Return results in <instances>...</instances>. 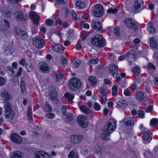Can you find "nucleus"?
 I'll return each mask as SVG.
<instances>
[{
    "label": "nucleus",
    "instance_id": "1",
    "mask_svg": "<svg viewBox=\"0 0 158 158\" xmlns=\"http://www.w3.org/2000/svg\"><path fill=\"white\" fill-rule=\"evenodd\" d=\"M116 124L115 120L110 119L105 125L102 131L101 137L103 140H108L109 139V136L111 133L115 130Z\"/></svg>",
    "mask_w": 158,
    "mask_h": 158
},
{
    "label": "nucleus",
    "instance_id": "2",
    "mask_svg": "<svg viewBox=\"0 0 158 158\" xmlns=\"http://www.w3.org/2000/svg\"><path fill=\"white\" fill-rule=\"evenodd\" d=\"M4 104L5 117L8 120H11L14 117V111L12 110L11 104L9 102H6Z\"/></svg>",
    "mask_w": 158,
    "mask_h": 158
},
{
    "label": "nucleus",
    "instance_id": "3",
    "mask_svg": "<svg viewBox=\"0 0 158 158\" xmlns=\"http://www.w3.org/2000/svg\"><path fill=\"white\" fill-rule=\"evenodd\" d=\"M92 44L99 47H103L105 45V40L102 36L99 34L96 35L93 38L91 39Z\"/></svg>",
    "mask_w": 158,
    "mask_h": 158
},
{
    "label": "nucleus",
    "instance_id": "4",
    "mask_svg": "<svg viewBox=\"0 0 158 158\" xmlns=\"http://www.w3.org/2000/svg\"><path fill=\"white\" fill-rule=\"evenodd\" d=\"M69 86L71 90H77L81 86V81L77 78L73 77L69 81Z\"/></svg>",
    "mask_w": 158,
    "mask_h": 158
},
{
    "label": "nucleus",
    "instance_id": "5",
    "mask_svg": "<svg viewBox=\"0 0 158 158\" xmlns=\"http://www.w3.org/2000/svg\"><path fill=\"white\" fill-rule=\"evenodd\" d=\"M33 45L38 48H41L44 46V42L40 36H36L32 39Z\"/></svg>",
    "mask_w": 158,
    "mask_h": 158
},
{
    "label": "nucleus",
    "instance_id": "6",
    "mask_svg": "<svg viewBox=\"0 0 158 158\" xmlns=\"http://www.w3.org/2000/svg\"><path fill=\"white\" fill-rule=\"evenodd\" d=\"M104 10L102 5L98 4L96 5L94 10V15L97 17H101L103 14Z\"/></svg>",
    "mask_w": 158,
    "mask_h": 158
},
{
    "label": "nucleus",
    "instance_id": "7",
    "mask_svg": "<svg viewBox=\"0 0 158 158\" xmlns=\"http://www.w3.org/2000/svg\"><path fill=\"white\" fill-rule=\"evenodd\" d=\"M77 121L78 125L83 128L86 127L88 123V120L83 115H81L78 116Z\"/></svg>",
    "mask_w": 158,
    "mask_h": 158
},
{
    "label": "nucleus",
    "instance_id": "8",
    "mask_svg": "<svg viewBox=\"0 0 158 158\" xmlns=\"http://www.w3.org/2000/svg\"><path fill=\"white\" fill-rule=\"evenodd\" d=\"M58 93L56 88L51 87L50 88V99L54 102H58Z\"/></svg>",
    "mask_w": 158,
    "mask_h": 158
},
{
    "label": "nucleus",
    "instance_id": "9",
    "mask_svg": "<svg viewBox=\"0 0 158 158\" xmlns=\"http://www.w3.org/2000/svg\"><path fill=\"white\" fill-rule=\"evenodd\" d=\"M37 68L40 72L45 73H48V65L44 62H39L37 65Z\"/></svg>",
    "mask_w": 158,
    "mask_h": 158
},
{
    "label": "nucleus",
    "instance_id": "10",
    "mask_svg": "<svg viewBox=\"0 0 158 158\" xmlns=\"http://www.w3.org/2000/svg\"><path fill=\"white\" fill-rule=\"evenodd\" d=\"M3 53L6 55H10L14 52V50L11 45L9 44H5L2 48Z\"/></svg>",
    "mask_w": 158,
    "mask_h": 158
},
{
    "label": "nucleus",
    "instance_id": "11",
    "mask_svg": "<svg viewBox=\"0 0 158 158\" xmlns=\"http://www.w3.org/2000/svg\"><path fill=\"white\" fill-rule=\"evenodd\" d=\"M143 2L142 0H135L134 6V11L137 13L141 11L143 7Z\"/></svg>",
    "mask_w": 158,
    "mask_h": 158
},
{
    "label": "nucleus",
    "instance_id": "12",
    "mask_svg": "<svg viewBox=\"0 0 158 158\" xmlns=\"http://www.w3.org/2000/svg\"><path fill=\"white\" fill-rule=\"evenodd\" d=\"M26 15L20 11L16 12L14 15V18L17 21H25Z\"/></svg>",
    "mask_w": 158,
    "mask_h": 158
},
{
    "label": "nucleus",
    "instance_id": "13",
    "mask_svg": "<svg viewBox=\"0 0 158 158\" xmlns=\"http://www.w3.org/2000/svg\"><path fill=\"white\" fill-rule=\"evenodd\" d=\"M143 139L145 143H147L150 142L152 139V135L149 131L143 132Z\"/></svg>",
    "mask_w": 158,
    "mask_h": 158
},
{
    "label": "nucleus",
    "instance_id": "14",
    "mask_svg": "<svg viewBox=\"0 0 158 158\" xmlns=\"http://www.w3.org/2000/svg\"><path fill=\"white\" fill-rule=\"evenodd\" d=\"M31 19L32 22L36 25H37L40 19V16L34 11H31L30 13Z\"/></svg>",
    "mask_w": 158,
    "mask_h": 158
},
{
    "label": "nucleus",
    "instance_id": "15",
    "mask_svg": "<svg viewBox=\"0 0 158 158\" xmlns=\"http://www.w3.org/2000/svg\"><path fill=\"white\" fill-rule=\"evenodd\" d=\"M10 139L13 142L17 144L20 143L22 141L21 137L16 133L12 134L10 136Z\"/></svg>",
    "mask_w": 158,
    "mask_h": 158
},
{
    "label": "nucleus",
    "instance_id": "16",
    "mask_svg": "<svg viewBox=\"0 0 158 158\" xmlns=\"http://www.w3.org/2000/svg\"><path fill=\"white\" fill-rule=\"evenodd\" d=\"M82 138V136L81 135H73L71 136L70 139L71 142L73 143L77 144L81 141Z\"/></svg>",
    "mask_w": 158,
    "mask_h": 158
},
{
    "label": "nucleus",
    "instance_id": "17",
    "mask_svg": "<svg viewBox=\"0 0 158 158\" xmlns=\"http://www.w3.org/2000/svg\"><path fill=\"white\" fill-rule=\"evenodd\" d=\"M93 28L97 31H101L102 29L101 23L97 22L95 20H93L91 23Z\"/></svg>",
    "mask_w": 158,
    "mask_h": 158
},
{
    "label": "nucleus",
    "instance_id": "18",
    "mask_svg": "<svg viewBox=\"0 0 158 158\" xmlns=\"http://www.w3.org/2000/svg\"><path fill=\"white\" fill-rule=\"evenodd\" d=\"M51 47L53 50L59 53H63L64 51L63 47L61 45L55 44L52 45Z\"/></svg>",
    "mask_w": 158,
    "mask_h": 158
},
{
    "label": "nucleus",
    "instance_id": "19",
    "mask_svg": "<svg viewBox=\"0 0 158 158\" xmlns=\"http://www.w3.org/2000/svg\"><path fill=\"white\" fill-rule=\"evenodd\" d=\"M35 158H49V155L43 151L37 152L35 153Z\"/></svg>",
    "mask_w": 158,
    "mask_h": 158
},
{
    "label": "nucleus",
    "instance_id": "20",
    "mask_svg": "<svg viewBox=\"0 0 158 158\" xmlns=\"http://www.w3.org/2000/svg\"><path fill=\"white\" fill-rule=\"evenodd\" d=\"M108 68L109 71V73H112V74L113 77L114 74H117L118 73V67L116 65H110V66L108 67Z\"/></svg>",
    "mask_w": 158,
    "mask_h": 158
},
{
    "label": "nucleus",
    "instance_id": "21",
    "mask_svg": "<svg viewBox=\"0 0 158 158\" xmlns=\"http://www.w3.org/2000/svg\"><path fill=\"white\" fill-rule=\"evenodd\" d=\"M69 158H79V155L76 149L74 148L68 155Z\"/></svg>",
    "mask_w": 158,
    "mask_h": 158
},
{
    "label": "nucleus",
    "instance_id": "22",
    "mask_svg": "<svg viewBox=\"0 0 158 158\" xmlns=\"http://www.w3.org/2000/svg\"><path fill=\"white\" fill-rule=\"evenodd\" d=\"M149 43L151 48L155 49H158V45L153 38H151L149 39Z\"/></svg>",
    "mask_w": 158,
    "mask_h": 158
},
{
    "label": "nucleus",
    "instance_id": "23",
    "mask_svg": "<svg viewBox=\"0 0 158 158\" xmlns=\"http://www.w3.org/2000/svg\"><path fill=\"white\" fill-rule=\"evenodd\" d=\"M125 124L127 126H131L134 124V120L133 118L131 117H127L124 121Z\"/></svg>",
    "mask_w": 158,
    "mask_h": 158
},
{
    "label": "nucleus",
    "instance_id": "24",
    "mask_svg": "<svg viewBox=\"0 0 158 158\" xmlns=\"http://www.w3.org/2000/svg\"><path fill=\"white\" fill-rule=\"evenodd\" d=\"M44 111L46 112H48L45 115V118L46 119H47V121H49L48 119L49 118V106L48 102H46L45 106H44L43 108Z\"/></svg>",
    "mask_w": 158,
    "mask_h": 158
},
{
    "label": "nucleus",
    "instance_id": "25",
    "mask_svg": "<svg viewBox=\"0 0 158 158\" xmlns=\"http://www.w3.org/2000/svg\"><path fill=\"white\" fill-rule=\"evenodd\" d=\"M125 24L126 27L128 28H131L133 27H135V23L133 22L132 20L127 19H126L125 21Z\"/></svg>",
    "mask_w": 158,
    "mask_h": 158
},
{
    "label": "nucleus",
    "instance_id": "26",
    "mask_svg": "<svg viewBox=\"0 0 158 158\" xmlns=\"http://www.w3.org/2000/svg\"><path fill=\"white\" fill-rule=\"evenodd\" d=\"M13 14V12L11 9H9L6 11H3L2 12V15L6 17H10Z\"/></svg>",
    "mask_w": 158,
    "mask_h": 158
},
{
    "label": "nucleus",
    "instance_id": "27",
    "mask_svg": "<svg viewBox=\"0 0 158 158\" xmlns=\"http://www.w3.org/2000/svg\"><path fill=\"white\" fill-rule=\"evenodd\" d=\"M1 96L2 98L5 101L4 103L6 102H8L7 101L9 100L10 98V95L6 92L2 93L1 94Z\"/></svg>",
    "mask_w": 158,
    "mask_h": 158
},
{
    "label": "nucleus",
    "instance_id": "28",
    "mask_svg": "<svg viewBox=\"0 0 158 158\" xmlns=\"http://www.w3.org/2000/svg\"><path fill=\"white\" fill-rule=\"evenodd\" d=\"M20 87L22 93L24 94H25L26 92V86L25 83L23 81H21Z\"/></svg>",
    "mask_w": 158,
    "mask_h": 158
},
{
    "label": "nucleus",
    "instance_id": "29",
    "mask_svg": "<svg viewBox=\"0 0 158 158\" xmlns=\"http://www.w3.org/2000/svg\"><path fill=\"white\" fill-rule=\"evenodd\" d=\"M75 4L76 9L78 10L84 8L85 6L84 3L83 2H81V1H77Z\"/></svg>",
    "mask_w": 158,
    "mask_h": 158
},
{
    "label": "nucleus",
    "instance_id": "30",
    "mask_svg": "<svg viewBox=\"0 0 158 158\" xmlns=\"http://www.w3.org/2000/svg\"><path fill=\"white\" fill-rule=\"evenodd\" d=\"M136 96L137 99L140 101L143 100L144 98V94L142 92L137 93L136 94Z\"/></svg>",
    "mask_w": 158,
    "mask_h": 158
},
{
    "label": "nucleus",
    "instance_id": "31",
    "mask_svg": "<svg viewBox=\"0 0 158 158\" xmlns=\"http://www.w3.org/2000/svg\"><path fill=\"white\" fill-rule=\"evenodd\" d=\"M52 18L54 19V20L50 19V26L54 22L59 23V18L57 15L56 14H54L52 17Z\"/></svg>",
    "mask_w": 158,
    "mask_h": 158
},
{
    "label": "nucleus",
    "instance_id": "32",
    "mask_svg": "<svg viewBox=\"0 0 158 158\" xmlns=\"http://www.w3.org/2000/svg\"><path fill=\"white\" fill-rule=\"evenodd\" d=\"M80 109L82 112L86 114L89 113L90 112L89 109L84 105L80 106Z\"/></svg>",
    "mask_w": 158,
    "mask_h": 158
},
{
    "label": "nucleus",
    "instance_id": "33",
    "mask_svg": "<svg viewBox=\"0 0 158 158\" xmlns=\"http://www.w3.org/2000/svg\"><path fill=\"white\" fill-rule=\"evenodd\" d=\"M27 116L29 120L30 123L32 122V119L31 118V115H32V110L31 109V108L30 107H29L27 111Z\"/></svg>",
    "mask_w": 158,
    "mask_h": 158
},
{
    "label": "nucleus",
    "instance_id": "34",
    "mask_svg": "<svg viewBox=\"0 0 158 158\" xmlns=\"http://www.w3.org/2000/svg\"><path fill=\"white\" fill-rule=\"evenodd\" d=\"M127 56L128 60L129 59H134L135 57V52L133 51H130L127 53Z\"/></svg>",
    "mask_w": 158,
    "mask_h": 158
},
{
    "label": "nucleus",
    "instance_id": "35",
    "mask_svg": "<svg viewBox=\"0 0 158 158\" xmlns=\"http://www.w3.org/2000/svg\"><path fill=\"white\" fill-rule=\"evenodd\" d=\"M4 22L5 25L4 27H3V26H2L0 27V28L2 30L6 31L8 30V28L9 26V23L8 21L6 19L4 20Z\"/></svg>",
    "mask_w": 158,
    "mask_h": 158
},
{
    "label": "nucleus",
    "instance_id": "36",
    "mask_svg": "<svg viewBox=\"0 0 158 158\" xmlns=\"http://www.w3.org/2000/svg\"><path fill=\"white\" fill-rule=\"evenodd\" d=\"M65 96L69 101H72L74 98V94L70 93H66L65 94Z\"/></svg>",
    "mask_w": 158,
    "mask_h": 158
},
{
    "label": "nucleus",
    "instance_id": "37",
    "mask_svg": "<svg viewBox=\"0 0 158 158\" xmlns=\"http://www.w3.org/2000/svg\"><path fill=\"white\" fill-rule=\"evenodd\" d=\"M118 7H114V8H111L108 9L107 10L108 13H109L114 14L117 13Z\"/></svg>",
    "mask_w": 158,
    "mask_h": 158
},
{
    "label": "nucleus",
    "instance_id": "38",
    "mask_svg": "<svg viewBox=\"0 0 158 158\" xmlns=\"http://www.w3.org/2000/svg\"><path fill=\"white\" fill-rule=\"evenodd\" d=\"M105 149L104 147H100L98 146H97L96 147V150L97 153L100 154L105 152Z\"/></svg>",
    "mask_w": 158,
    "mask_h": 158
},
{
    "label": "nucleus",
    "instance_id": "39",
    "mask_svg": "<svg viewBox=\"0 0 158 158\" xmlns=\"http://www.w3.org/2000/svg\"><path fill=\"white\" fill-rule=\"evenodd\" d=\"M101 102L102 104H105L107 100V98L105 94H103L101 95Z\"/></svg>",
    "mask_w": 158,
    "mask_h": 158
},
{
    "label": "nucleus",
    "instance_id": "40",
    "mask_svg": "<svg viewBox=\"0 0 158 158\" xmlns=\"http://www.w3.org/2000/svg\"><path fill=\"white\" fill-rule=\"evenodd\" d=\"M73 119V114H69L66 115L65 121L68 123L72 121Z\"/></svg>",
    "mask_w": 158,
    "mask_h": 158
},
{
    "label": "nucleus",
    "instance_id": "41",
    "mask_svg": "<svg viewBox=\"0 0 158 158\" xmlns=\"http://www.w3.org/2000/svg\"><path fill=\"white\" fill-rule=\"evenodd\" d=\"M112 94L113 96L117 95L118 92V88L116 85H114L112 88Z\"/></svg>",
    "mask_w": 158,
    "mask_h": 158
},
{
    "label": "nucleus",
    "instance_id": "42",
    "mask_svg": "<svg viewBox=\"0 0 158 158\" xmlns=\"http://www.w3.org/2000/svg\"><path fill=\"white\" fill-rule=\"evenodd\" d=\"M56 77V81H60L61 80L62 78V74L60 72L57 73L55 74Z\"/></svg>",
    "mask_w": 158,
    "mask_h": 158
},
{
    "label": "nucleus",
    "instance_id": "43",
    "mask_svg": "<svg viewBox=\"0 0 158 158\" xmlns=\"http://www.w3.org/2000/svg\"><path fill=\"white\" fill-rule=\"evenodd\" d=\"M89 80L91 82V85L94 86L95 84L96 80L95 78L93 76H90L89 78Z\"/></svg>",
    "mask_w": 158,
    "mask_h": 158
},
{
    "label": "nucleus",
    "instance_id": "44",
    "mask_svg": "<svg viewBox=\"0 0 158 158\" xmlns=\"http://www.w3.org/2000/svg\"><path fill=\"white\" fill-rule=\"evenodd\" d=\"M22 156L21 153L19 151L14 153L12 158H21Z\"/></svg>",
    "mask_w": 158,
    "mask_h": 158
},
{
    "label": "nucleus",
    "instance_id": "45",
    "mask_svg": "<svg viewBox=\"0 0 158 158\" xmlns=\"http://www.w3.org/2000/svg\"><path fill=\"white\" fill-rule=\"evenodd\" d=\"M145 152L143 153L144 156H145L146 158H150L152 156V154L151 152L149 150H145Z\"/></svg>",
    "mask_w": 158,
    "mask_h": 158
},
{
    "label": "nucleus",
    "instance_id": "46",
    "mask_svg": "<svg viewBox=\"0 0 158 158\" xmlns=\"http://www.w3.org/2000/svg\"><path fill=\"white\" fill-rule=\"evenodd\" d=\"M158 123V119L154 118L152 119L150 122V125L151 126L156 125Z\"/></svg>",
    "mask_w": 158,
    "mask_h": 158
},
{
    "label": "nucleus",
    "instance_id": "47",
    "mask_svg": "<svg viewBox=\"0 0 158 158\" xmlns=\"http://www.w3.org/2000/svg\"><path fill=\"white\" fill-rule=\"evenodd\" d=\"M132 71L135 74L138 75L140 71V69L138 66H136L133 69Z\"/></svg>",
    "mask_w": 158,
    "mask_h": 158
},
{
    "label": "nucleus",
    "instance_id": "48",
    "mask_svg": "<svg viewBox=\"0 0 158 158\" xmlns=\"http://www.w3.org/2000/svg\"><path fill=\"white\" fill-rule=\"evenodd\" d=\"M127 102L126 101L123 99L119 101L118 103V106L121 107H124L125 105H126Z\"/></svg>",
    "mask_w": 158,
    "mask_h": 158
},
{
    "label": "nucleus",
    "instance_id": "49",
    "mask_svg": "<svg viewBox=\"0 0 158 158\" xmlns=\"http://www.w3.org/2000/svg\"><path fill=\"white\" fill-rule=\"evenodd\" d=\"M101 108V106L99 104L95 102L94 103V109L96 111L99 110Z\"/></svg>",
    "mask_w": 158,
    "mask_h": 158
},
{
    "label": "nucleus",
    "instance_id": "50",
    "mask_svg": "<svg viewBox=\"0 0 158 158\" xmlns=\"http://www.w3.org/2000/svg\"><path fill=\"white\" fill-rule=\"evenodd\" d=\"M21 35L20 36L22 37L23 39L26 38L28 37V35L27 33L24 31H22Z\"/></svg>",
    "mask_w": 158,
    "mask_h": 158
},
{
    "label": "nucleus",
    "instance_id": "51",
    "mask_svg": "<svg viewBox=\"0 0 158 158\" xmlns=\"http://www.w3.org/2000/svg\"><path fill=\"white\" fill-rule=\"evenodd\" d=\"M22 31L19 28L17 27L15 30V33L16 35H19L20 36L21 35V33Z\"/></svg>",
    "mask_w": 158,
    "mask_h": 158
},
{
    "label": "nucleus",
    "instance_id": "52",
    "mask_svg": "<svg viewBox=\"0 0 158 158\" xmlns=\"http://www.w3.org/2000/svg\"><path fill=\"white\" fill-rule=\"evenodd\" d=\"M147 67L149 69H155V66L151 63H149L147 65Z\"/></svg>",
    "mask_w": 158,
    "mask_h": 158
},
{
    "label": "nucleus",
    "instance_id": "53",
    "mask_svg": "<svg viewBox=\"0 0 158 158\" xmlns=\"http://www.w3.org/2000/svg\"><path fill=\"white\" fill-rule=\"evenodd\" d=\"M59 23L61 25H62V26L63 28H65L66 27H67L69 25V23L66 22L62 23V22L59 21Z\"/></svg>",
    "mask_w": 158,
    "mask_h": 158
},
{
    "label": "nucleus",
    "instance_id": "54",
    "mask_svg": "<svg viewBox=\"0 0 158 158\" xmlns=\"http://www.w3.org/2000/svg\"><path fill=\"white\" fill-rule=\"evenodd\" d=\"M83 34L81 36V38L82 40H85L86 37H88L89 35V33L85 32L83 33Z\"/></svg>",
    "mask_w": 158,
    "mask_h": 158
},
{
    "label": "nucleus",
    "instance_id": "55",
    "mask_svg": "<svg viewBox=\"0 0 158 158\" xmlns=\"http://www.w3.org/2000/svg\"><path fill=\"white\" fill-rule=\"evenodd\" d=\"M5 80L2 77H0V86L4 85L5 84Z\"/></svg>",
    "mask_w": 158,
    "mask_h": 158
},
{
    "label": "nucleus",
    "instance_id": "56",
    "mask_svg": "<svg viewBox=\"0 0 158 158\" xmlns=\"http://www.w3.org/2000/svg\"><path fill=\"white\" fill-rule=\"evenodd\" d=\"M114 32L116 36L119 35V29L118 27H115L114 30Z\"/></svg>",
    "mask_w": 158,
    "mask_h": 158
},
{
    "label": "nucleus",
    "instance_id": "57",
    "mask_svg": "<svg viewBox=\"0 0 158 158\" xmlns=\"http://www.w3.org/2000/svg\"><path fill=\"white\" fill-rule=\"evenodd\" d=\"M67 0H56V3L58 5L60 4H65L67 2Z\"/></svg>",
    "mask_w": 158,
    "mask_h": 158
},
{
    "label": "nucleus",
    "instance_id": "58",
    "mask_svg": "<svg viewBox=\"0 0 158 158\" xmlns=\"http://www.w3.org/2000/svg\"><path fill=\"white\" fill-rule=\"evenodd\" d=\"M150 29H147V30L150 33H156V30L153 27H150Z\"/></svg>",
    "mask_w": 158,
    "mask_h": 158
},
{
    "label": "nucleus",
    "instance_id": "59",
    "mask_svg": "<svg viewBox=\"0 0 158 158\" xmlns=\"http://www.w3.org/2000/svg\"><path fill=\"white\" fill-rule=\"evenodd\" d=\"M81 63V62L79 60L76 61L73 63V66L74 68H76L79 66Z\"/></svg>",
    "mask_w": 158,
    "mask_h": 158
},
{
    "label": "nucleus",
    "instance_id": "60",
    "mask_svg": "<svg viewBox=\"0 0 158 158\" xmlns=\"http://www.w3.org/2000/svg\"><path fill=\"white\" fill-rule=\"evenodd\" d=\"M61 62L62 65H65L67 64V60L65 57H62L61 58Z\"/></svg>",
    "mask_w": 158,
    "mask_h": 158
},
{
    "label": "nucleus",
    "instance_id": "61",
    "mask_svg": "<svg viewBox=\"0 0 158 158\" xmlns=\"http://www.w3.org/2000/svg\"><path fill=\"white\" fill-rule=\"evenodd\" d=\"M98 58H95L94 59H91L90 60V62L93 64H96L98 62Z\"/></svg>",
    "mask_w": 158,
    "mask_h": 158
},
{
    "label": "nucleus",
    "instance_id": "62",
    "mask_svg": "<svg viewBox=\"0 0 158 158\" xmlns=\"http://www.w3.org/2000/svg\"><path fill=\"white\" fill-rule=\"evenodd\" d=\"M154 83L155 85L158 86V75L154 77Z\"/></svg>",
    "mask_w": 158,
    "mask_h": 158
},
{
    "label": "nucleus",
    "instance_id": "63",
    "mask_svg": "<svg viewBox=\"0 0 158 158\" xmlns=\"http://www.w3.org/2000/svg\"><path fill=\"white\" fill-rule=\"evenodd\" d=\"M126 56H127L126 54H124L123 55L121 56L118 58V60L119 61L122 60L124 59Z\"/></svg>",
    "mask_w": 158,
    "mask_h": 158
},
{
    "label": "nucleus",
    "instance_id": "64",
    "mask_svg": "<svg viewBox=\"0 0 158 158\" xmlns=\"http://www.w3.org/2000/svg\"><path fill=\"white\" fill-rule=\"evenodd\" d=\"M99 92L101 94V95H102L106 93V90L103 88H101L99 89Z\"/></svg>",
    "mask_w": 158,
    "mask_h": 158
}]
</instances>
